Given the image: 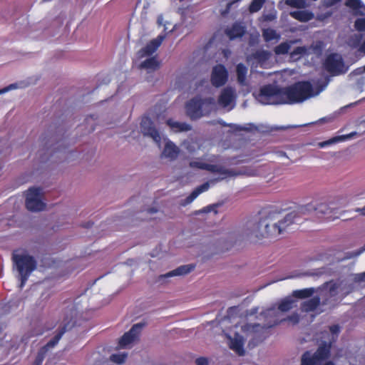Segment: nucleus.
<instances>
[{"mask_svg": "<svg viewBox=\"0 0 365 365\" xmlns=\"http://www.w3.org/2000/svg\"><path fill=\"white\" fill-rule=\"evenodd\" d=\"M259 309L258 307H253L248 310L245 319L225 332L230 349L240 356H243L245 353V337H257L264 329L286 321V317L276 304L260 312Z\"/></svg>", "mask_w": 365, "mask_h": 365, "instance_id": "f257e3e1", "label": "nucleus"}, {"mask_svg": "<svg viewBox=\"0 0 365 365\" xmlns=\"http://www.w3.org/2000/svg\"><path fill=\"white\" fill-rule=\"evenodd\" d=\"M314 87L309 82H298L287 88H279L274 85L262 87L258 93H253L255 98L263 105L297 103L319 95L327 86Z\"/></svg>", "mask_w": 365, "mask_h": 365, "instance_id": "f03ea898", "label": "nucleus"}, {"mask_svg": "<svg viewBox=\"0 0 365 365\" xmlns=\"http://www.w3.org/2000/svg\"><path fill=\"white\" fill-rule=\"evenodd\" d=\"M217 158L215 155H212L207 158V161L209 163L203 162L202 159H196L190 162V168L205 170L212 173H217L220 175V177L211 180L210 182H206L197 187L181 202V205L186 206L191 203L200 194L209 189L210 183L214 184L216 182L222 180L228 177H235L238 175L254 177L264 173L263 167L256 165L243 167L236 171L234 170L225 169L222 165L212 164L213 163L217 162Z\"/></svg>", "mask_w": 365, "mask_h": 365, "instance_id": "7ed1b4c3", "label": "nucleus"}, {"mask_svg": "<svg viewBox=\"0 0 365 365\" xmlns=\"http://www.w3.org/2000/svg\"><path fill=\"white\" fill-rule=\"evenodd\" d=\"M295 216L294 212H290L284 217L270 214L259 222L251 224L247 235L253 240L277 239L294 222Z\"/></svg>", "mask_w": 365, "mask_h": 365, "instance_id": "20e7f679", "label": "nucleus"}, {"mask_svg": "<svg viewBox=\"0 0 365 365\" xmlns=\"http://www.w3.org/2000/svg\"><path fill=\"white\" fill-rule=\"evenodd\" d=\"M340 329L338 325H333L329 331L322 333V344L312 356L309 352H306L302 358V365H335L332 361H326L330 353L331 344L335 341L339 334Z\"/></svg>", "mask_w": 365, "mask_h": 365, "instance_id": "39448f33", "label": "nucleus"}, {"mask_svg": "<svg viewBox=\"0 0 365 365\" xmlns=\"http://www.w3.org/2000/svg\"><path fill=\"white\" fill-rule=\"evenodd\" d=\"M14 267L18 271L21 279V287L26 283L31 272L36 269L37 263L34 257L25 251H15L12 254Z\"/></svg>", "mask_w": 365, "mask_h": 365, "instance_id": "423d86ee", "label": "nucleus"}, {"mask_svg": "<svg viewBox=\"0 0 365 365\" xmlns=\"http://www.w3.org/2000/svg\"><path fill=\"white\" fill-rule=\"evenodd\" d=\"M186 113L191 119H198L217 110L213 98L201 99L195 98L188 101L185 106Z\"/></svg>", "mask_w": 365, "mask_h": 365, "instance_id": "0eeeda50", "label": "nucleus"}, {"mask_svg": "<svg viewBox=\"0 0 365 365\" xmlns=\"http://www.w3.org/2000/svg\"><path fill=\"white\" fill-rule=\"evenodd\" d=\"M355 288V283L349 276L344 279L336 282H329L324 284L322 291L328 294L329 297H344L352 292Z\"/></svg>", "mask_w": 365, "mask_h": 365, "instance_id": "6e6552de", "label": "nucleus"}, {"mask_svg": "<svg viewBox=\"0 0 365 365\" xmlns=\"http://www.w3.org/2000/svg\"><path fill=\"white\" fill-rule=\"evenodd\" d=\"M314 289L313 288L304 289L293 292L292 296L287 297L280 300L276 305L284 315V313L297 307V300L295 298H305L313 294Z\"/></svg>", "mask_w": 365, "mask_h": 365, "instance_id": "1a4fd4ad", "label": "nucleus"}, {"mask_svg": "<svg viewBox=\"0 0 365 365\" xmlns=\"http://www.w3.org/2000/svg\"><path fill=\"white\" fill-rule=\"evenodd\" d=\"M237 94L235 88L227 86L220 93L218 97L217 108L220 107L227 111L233 109L236 105Z\"/></svg>", "mask_w": 365, "mask_h": 365, "instance_id": "9d476101", "label": "nucleus"}, {"mask_svg": "<svg viewBox=\"0 0 365 365\" xmlns=\"http://www.w3.org/2000/svg\"><path fill=\"white\" fill-rule=\"evenodd\" d=\"M26 208L32 212L41 211L45 207V204L41 199V189L32 187L28 190L26 198Z\"/></svg>", "mask_w": 365, "mask_h": 365, "instance_id": "9b49d317", "label": "nucleus"}, {"mask_svg": "<svg viewBox=\"0 0 365 365\" xmlns=\"http://www.w3.org/2000/svg\"><path fill=\"white\" fill-rule=\"evenodd\" d=\"M324 67L327 71L334 75L344 73L348 70L341 56L337 53L331 54L327 58Z\"/></svg>", "mask_w": 365, "mask_h": 365, "instance_id": "f8f14e48", "label": "nucleus"}, {"mask_svg": "<svg viewBox=\"0 0 365 365\" xmlns=\"http://www.w3.org/2000/svg\"><path fill=\"white\" fill-rule=\"evenodd\" d=\"M165 38V35L160 34L155 38L150 41L138 52V58L142 59L146 56H154L153 54L161 45Z\"/></svg>", "mask_w": 365, "mask_h": 365, "instance_id": "ddd939ff", "label": "nucleus"}, {"mask_svg": "<svg viewBox=\"0 0 365 365\" xmlns=\"http://www.w3.org/2000/svg\"><path fill=\"white\" fill-rule=\"evenodd\" d=\"M228 79V72L226 68L220 64L215 66L212 71L211 82L215 87H220L225 84Z\"/></svg>", "mask_w": 365, "mask_h": 365, "instance_id": "4468645a", "label": "nucleus"}, {"mask_svg": "<svg viewBox=\"0 0 365 365\" xmlns=\"http://www.w3.org/2000/svg\"><path fill=\"white\" fill-rule=\"evenodd\" d=\"M141 128L146 135H150L154 141L160 146L161 136L159 133L152 127V122L148 117H144L141 121Z\"/></svg>", "mask_w": 365, "mask_h": 365, "instance_id": "2eb2a0df", "label": "nucleus"}, {"mask_svg": "<svg viewBox=\"0 0 365 365\" xmlns=\"http://www.w3.org/2000/svg\"><path fill=\"white\" fill-rule=\"evenodd\" d=\"M165 144L161 153V158H168L170 160H175L179 155V148L170 140L164 138Z\"/></svg>", "mask_w": 365, "mask_h": 365, "instance_id": "dca6fc26", "label": "nucleus"}, {"mask_svg": "<svg viewBox=\"0 0 365 365\" xmlns=\"http://www.w3.org/2000/svg\"><path fill=\"white\" fill-rule=\"evenodd\" d=\"M137 338V324H133L128 332H126L120 338L119 341V347L122 349H127L130 346V344L134 342Z\"/></svg>", "mask_w": 365, "mask_h": 365, "instance_id": "f3484780", "label": "nucleus"}, {"mask_svg": "<svg viewBox=\"0 0 365 365\" xmlns=\"http://www.w3.org/2000/svg\"><path fill=\"white\" fill-rule=\"evenodd\" d=\"M145 60L140 63V69L147 70L148 72L157 70L160 65V62L157 55L144 57Z\"/></svg>", "mask_w": 365, "mask_h": 365, "instance_id": "a211bd4d", "label": "nucleus"}, {"mask_svg": "<svg viewBox=\"0 0 365 365\" xmlns=\"http://www.w3.org/2000/svg\"><path fill=\"white\" fill-rule=\"evenodd\" d=\"M195 269V265L193 264H185L178 267V268L160 276V279L177 277V276H183L189 274Z\"/></svg>", "mask_w": 365, "mask_h": 365, "instance_id": "6ab92c4d", "label": "nucleus"}, {"mask_svg": "<svg viewBox=\"0 0 365 365\" xmlns=\"http://www.w3.org/2000/svg\"><path fill=\"white\" fill-rule=\"evenodd\" d=\"M271 56V53L267 51L260 50L254 53L252 56L247 57V61L250 62L252 59H254L257 63L261 65V66H264L266 64V62Z\"/></svg>", "mask_w": 365, "mask_h": 365, "instance_id": "aec40b11", "label": "nucleus"}, {"mask_svg": "<svg viewBox=\"0 0 365 365\" xmlns=\"http://www.w3.org/2000/svg\"><path fill=\"white\" fill-rule=\"evenodd\" d=\"M332 210L327 203H320L315 205L314 215L318 217H324L327 219L332 217Z\"/></svg>", "mask_w": 365, "mask_h": 365, "instance_id": "412c9836", "label": "nucleus"}, {"mask_svg": "<svg viewBox=\"0 0 365 365\" xmlns=\"http://www.w3.org/2000/svg\"><path fill=\"white\" fill-rule=\"evenodd\" d=\"M72 325L73 324H70V322L65 324L63 327L59 330L58 333L52 339H51L43 348L47 351L50 349L53 348L58 344V342L61 339L64 333L66 331L67 327H68L70 328Z\"/></svg>", "mask_w": 365, "mask_h": 365, "instance_id": "4be33fe9", "label": "nucleus"}, {"mask_svg": "<svg viewBox=\"0 0 365 365\" xmlns=\"http://www.w3.org/2000/svg\"><path fill=\"white\" fill-rule=\"evenodd\" d=\"M226 34L232 40L242 36L245 34V28L241 24L236 23L230 29H227Z\"/></svg>", "mask_w": 365, "mask_h": 365, "instance_id": "5701e85b", "label": "nucleus"}, {"mask_svg": "<svg viewBox=\"0 0 365 365\" xmlns=\"http://www.w3.org/2000/svg\"><path fill=\"white\" fill-rule=\"evenodd\" d=\"M236 73L238 83L242 86H247V68L242 63H239L237 65Z\"/></svg>", "mask_w": 365, "mask_h": 365, "instance_id": "b1692460", "label": "nucleus"}, {"mask_svg": "<svg viewBox=\"0 0 365 365\" xmlns=\"http://www.w3.org/2000/svg\"><path fill=\"white\" fill-rule=\"evenodd\" d=\"M290 16L302 22L309 21L314 18V14L312 12L304 10L292 11L290 12Z\"/></svg>", "mask_w": 365, "mask_h": 365, "instance_id": "393cba45", "label": "nucleus"}, {"mask_svg": "<svg viewBox=\"0 0 365 365\" xmlns=\"http://www.w3.org/2000/svg\"><path fill=\"white\" fill-rule=\"evenodd\" d=\"M299 41L300 40L297 39L294 41L282 42L274 48V51L276 55L287 54L289 52V49L291 48V46L293 44L298 43Z\"/></svg>", "mask_w": 365, "mask_h": 365, "instance_id": "a878e982", "label": "nucleus"}, {"mask_svg": "<svg viewBox=\"0 0 365 365\" xmlns=\"http://www.w3.org/2000/svg\"><path fill=\"white\" fill-rule=\"evenodd\" d=\"M167 124L174 132H182L191 130V126L185 123H180L173 120H168Z\"/></svg>", "mask_w": 365, "mask_h": 365, "instance_id": "bb28decb", "label": "nucleus"}, {"mask_svg": "<svg viewBox=\"0 0 365 365\" xmlns=\"http://www.w3.org/2000/svg\"><path fill=\"white\" fill-rule=\"evenodd\" d=\"M356 134H357L356 132H352L347 135H342L336 136V137L329 139V140L320 143L319 146L321 148H323L326 145H331L333 143H339L341 141H345V140L351 139L353 136L356 135Z\"/></svg>", "mask_w": 365, "mask_h": 365, "instance_id": "cd10ccee", "label": "nucleus"}, {"mask_svg": "<svg viewBox=\"0 0 365 365\" xmlns=\"http://www.w3.org/2000/svg\"><path fill=\"white\" fill-rule=\"evenodd\" d=\"M309 54V48L307 46H299L295 48L290 53V58L292 61H297L302 56Z\"/></svg>", "mask_w": 365, "mask_h": 365, "instance_id": "c85d7f7f", "label": "nucleus"}, {"mask_svg": "<svg viewBox=\"0 0 365 365\" xmlns=\"http://www.w3.org/2000/svg\"><path fill=\"white\" fill-rule=\"evenodd\" d=\"M320 299L318 297H314L309 300L303 302L302 305V310L303 312H311L314 310L319 305Z\"/></svg>", "mask_w": 365, "mask_h": 365, "instance_id": "c756f323", "label": "nucleus"}, {"mask_svg": "<svg viewBox=\"0 0 365 365\" xmlns=\"http://www.w3.org/2000/svg\"><path fill=\"white\" fill-rule=\"evenodd\" d=\"M262 36L266 42L274 41L275 43L279 41L281 37L280 34H277L275 30L272 29H264Z\"/></svg>", "mask_w": 365, "mask_h": 365, "instance_id": "7c9ffc66", "label": "nucleus"}, {"mask_svg": "<svg viewBox=\"0 0 365 365\" xmlns=\"http://www.w3.org/2000/svg\"><path fill=\"white\" fill-rule=\"evenodd\" d=\"M266 0H253L249 7L251 13L257 12L261 9Z\"/></svg>", "mask_w": 365, "mask_h": 365, "instance_id": "2f4dec72", "label": "nucleus"}, {"mask_svg": "<svg viewBox=\"0 0 365 365\" xmlns=\"http://www.w3.org/2000/svg\"><path fill=\"white\" fill-rule=\"evenodd\" d=\"M126 357L127 354L123 352L120 354H113L110 355V359L111 361L120 364L125 361Z\"/></svg>", "mask_w": 365, "mask_h": 365, "instance_id": "473e14b6", "label": "nucleus"}, {"mask_svg": "<svg viewBox=\"0 0 365 365\" xmlns=\"http://www.w3.org/2000/svg\"><path fill=\"white\" fill-rule=\"evenodd\" d=\"M362 36L360 34H354L348 40V45L352 48H356L359 46Z\"/></svg>", "mask_w": 365, "mask_h": 365, "instance_id": "72a5a7b5", "label": "nucleus"}, {"mask_svg": "<svg viewBox=\"0 0 365 365\" xmlns=\"http://www.w3.org/2000/svg\"><path fill=\"white\" fill-rule=\"evenodd\" d=\"M287 5L294 8H304L307 6L304 0H286Z\"/></svg>", "mask_w": 365, "mask_h": 365, "instance_id": "f704fd0d", "label": "nucleus"}, {"mask_svg": "<svg viewBox=\"0 0 365 365\" xmlns=\"http://www.w3.org/2000/svg\"><path fill=\"white\" fill-rule=\"evenodd\" d=\"M299 212L302 215H308L312 212H315V205L314 204H308L304 206H302L299 209Z\"/></svg>", "mask_w": 365, "mask_h": 365, "instance_id": "c9c22d12", "label": "nucleus"}, {"mask_svg": "<svg viewBox=\"0 0 365 365\" xmlns=\"http://www.w3.org/2000/svg\"><path fill=\"white\" fill-rule=\"evenodd\" d=\"M354 27L358 31H365V17H359L354 21Z\"/></svg>", "mask_w": 365, "mask_h": 365, "instance_id": "e433bc0d", "label": "nucleus"}, {"mask_svg": "<svg viewBox=\"0 0 365 365\" xmlns=\"http://www.w3.org/2000/svg\"><path fill=\"white\" fill-rule=\"evenodd\" d=\"M308 48H309V54L314 53L319 55L322 52L323 43L321 41H317Z\"/></svg>", "mask_w": 365, "mask_h": 365, "instance_id": "4c0bfd02", "label": "nucleus"}, {"mask_svg": "<svg viewBox=\"0 0 365 365\" xmlns=\"http://www.w3.org/2000/svg\"><path fill=\"white\" fill-rule=\"evenodd\" d=\"M350 277L355 284L365 282V272L358 274H352Z\"/></svg>", "mask_w": 365, "mask_h": 365, "instance_id": "58836bf2", "label": "nucleus"}, {"mask_svg": "<svg viewBox=\"0 0 365 365\" xmlns=\"http://www.w3.org/2000/svg\"><path fill=\"white\" fill-rule=\"evenodd\" d=\"M46 352H47L46 350H45L43 348H41L39 350L34 364H35L36 365H41V364L43 361V359H44V355Z\"/></svg>", "mask_w": 365, "mask_h": 365, "instance_id": "ea45409f", "label": "nucleus"}, {"mask_svg": "<svg viewBox=\"0 0 365 365\" xmlns=\"http://www.w3.org/2000/svg\"><path fill=\"white\" fill-rule=\"evenodd\" d=\"M346 4L351 7L353 9H357L361 6V1L360 0H347Z\"/></svg>", "mask_w": 365, "mask_h": 365, "instance_id": "a19ab883", "label": "nucleus"}, {"mask_svg": "<svg viewBox=\"0 0 365 365\" xmlns=\"http://www.w3.org/2000/svg\"><path fill=\"white\" fill-rule=\"evenodd\" d=\"M286 321L290 322L292 324H296L299 321V316L298 314H293L288 317H286Z\"/></svg>", "mask_w": 365, "mask_h": 365, "instance_id": "79ce46f5", "label": "nucleus"}, {"mask_svg": "<svg viewBox=\"0 0 365 365\" xmlns=\"http://www.w3.org/2000/svg\"><path fill=\"white\" fill-rule=\"evenodd\" d=\"M18 86H17V84L16 83H12V84H10L9 86L2 88L0 90V94H3V93H5L9 91H11V90H14V89H16L17 88Z\"/></svg>", "mask_w": 365, "mask_h": 365, "instance_id": "37998d69", "label": "nucleus"}, {"mask_svg": "<svg viewBox=\"0 0 365 365\" xmlns=\"http://www.w3.org/2000/svg\"><path fill=\"white\" fill-rule=\"evenodd\" d=\"M365 72V66L364 67L358 68L351 72V75H361Z\"/></svg>", "mask_w": 365, "mask_h": 365, "instance_id": "c03bdc74", "label": "nucleus"}, {"mask_svg": "<svg viewBox=\"0 0 365 365\" xmlns=\"http://www.w3.org/2000/svg\"><path fill=\"white\" fill-rule=\"evenodd\" d=\"M197 365H208V361L205 358H199L196 360Z\"/></svg>", "mask_w": 365, "mask_h": 365, "instance_id": "a18cd8bd", "label": "nucleus"}, {"mask_svg": "<svg viewBox=\"0 0 365 365\" xmlns=\"http://www.w3.org/2000/svg\"><path fill=\"white\" fill-rule=\"evenodd\" d=\"M341 0H324L325 5L327 6H332L333 4L339 2Z\"/></svg>", "mask_w": 365, "mask_h": 365, "instance_id": "49530a36", "label": "nucleus"}, {"mask_svg": "<svg viewBox=\"0 0 365 365\" xmlns=\"http://www.w3.org/2000/svg\"><path fill=\"white\" fill-rule=\"evenodd\" d=\"M148 324V320L143 319L141 322H138V329H143Z\"/></svg>", "mask_w": 365, "mask_h": 365, "instance_id": "de8ad7c7", "label": "nucleus"}, {"mask_svg": "<svg viewBox=\"0 0 365 365\" xmlns=\"http://www.w3.org/2000/svg\"><path fill=\"white\" fill-rule=\"evenodd\" d=\"M359 52L365 54V41L362 43V44L359 48Z\"/></svg>", "mask_w": 365, "mask_h": 365, "instance_id": "09e8293b", "label": "nucleus"}, {"mask_svg": "<svg viewBox=\"0 0 365 365\" xmlns=\"http://www.w3.org/2000/svg\"><path fill=\"white\" fill-rule=\"evenodd\" d=\"M357 212H359L361 215H365V206L361 208H358Z\"/></svg>", "mask_w": 365, "mask_h": 365, "instance_id": "8fccbe9b", "label": "nucleus"}, {"mask_svg": "<svg viewBox=\"0 0 365 365\" xmlns=\"http://www.w3.org/2000/svg\"><path fill=\"white\" fill-rule=\"evenodd\" d=\"M158 23L159 25H162L163 24V18L162 16H158Z\"/></svg>", "mask_w": 365, "mask_h": 365, "instance_id": "3c124183", "label": "nucleus"}, {"mask_svg": "<svg viewBox=\"0 0 365 365\" xmlns=\"http://www.w3.org/2000/svg\"><path fill=\"white\" fill-rule=\"evenodd\" d=\"M229 53L230 52L228 51H224V54L225 57H227Z\"/></svg>", "mask_w": 365, "mask_h": 365, "instance_id": "603ef678", "label": "nucleus"}, {"mask_svg": "<svg viewBox=\"0 0 365 365\" xmlns=\"http://www.w3.org/2000/svg\"><path fill=\"white\" fill-rule=\"evenodd\" d=\"M244 161H245V160H243V159H240H240H239V160H236L235 163H241V162H244Z\"/></svg>", "mask_w": 365, "mask_h": 365, "instance_id": "864d4df0", "label": "nucleus"}, {"mask_svg": "<svg viewBox=\"0 0 365 365\" xmlns=\"http://www.w3.org/2000/svg\"><path fill=\"white\" fill-rule=\"evenodd\" d=\"M187 149H189L190 153H192L193 151L192 149H190L188 147H187Z\"/></svg>", "mask_w": 365, "mask_h": 365, "instance_id": "5fc2aeb1", "label": "nucleus"}, {"mask_svg": "<svg viewBox=\"0 0 365 365\" xmlns=\"http://www.w3.org/2000/svg\"><path fill=\"white\" fill-rule=\"evenodd\" d=\"M167 29H168V28L165 26V31H166Z\"/></svg>", "mask_w": 365, "mask_h": 365, "instance_id": "6e6d98bb", "label": "nucleus"}, {"mask_svg": "<svg viewBox=\"0 0 365 365\" xmlns=\"http://www.w3.org/2000/svg\"><path fill=\"white\" fill-rule=\"evenodd\" d=\"M33 365H36V364H33Z\"/></svg>", "mask_w": 365, "mask_h": 365, "instance_id": "4d7b16f0", "label": "nucleus"}]
</instances>
